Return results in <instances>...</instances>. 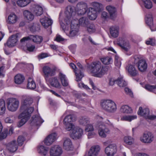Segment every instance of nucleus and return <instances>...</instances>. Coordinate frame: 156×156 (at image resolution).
I'll list each match as a JSON object with an SVG mask.
<instances>
[{"label":"nucleus","instance_id":"nucleus-1","mask_svg":"<svg viewBox=\"0 0 156 156\" xmlns=\"http://www.w3.org/2000/svg\"><path fill=\"white\" fill-rule=\"evenodd\" d=\"M109 66H103L99 61L92 62L88 66L90 72L92 75L96 77H101L108 71Z\"/></svg>","mask_w":156,"mask_h":156},{"label":"nucleus","instance_id":"nucleus-2","mask_svg":"<svg viewBox=\"0 0 156 156\" xmlns=\"http://www.w3.org/2000/svg\"><path fill=\"white\" fill-rule=\"evenodd\" d=\"M34 108L33 107H30L29 108H25L22 109L20 108L21 113L19 115L18 118L21 119L18 122L17 126L20 127L24 124L30 119L31 114L33 112Z\"/></svg>","mask_w":156,"mask_h":156},{"label":"nucleus","instance_id":"nucleus-3","mask_svg":"<svg viewBox=\"0 0 156 156\" xmlns=\"http://www.w3.org/2000/svg\"><path fill=\"white\" fill-rule=\"evenodd\" d=\"M66 15L65 22L67 25H69L72 20H77L76 18V9L73 6L69 5L67 7L65 12Z\"/></svg>","mask_w":156,"mask_h":156},{"label":"nucleus","instance_id":"nucleus-4","mask_svg":"<svg viewBox=\"0 0 156 156\" xmlns=\"http://www.w3.org/2000/svg\"><path fill=\"white\" fill-rule=\"evenodd\" d=\"M101 108L106 112L113 113L117 109L116 105L114 101L111 100H104L101 102Z\"/></svg>","mask_w":156,"mask_h":156},{"label":"nucleus","instance_id":"nucleus-5","mask_svg":"<svg viewBox=\"0 0 156 156\" xmlns=\"http://www.w3.org/2000/svg\"><path fill=\"white\" fill-rule=\"evenodd\" d=\"M19 104V102L16 98H11L7 100V108L10 111H16L18 108Z\"/></svg>","mask_w":156,"mask_h":156},{"label":"nucleus","instance_id":"nucleus-6","mask_svg":"<svg viewBox=\"0 0 156 156\" xmlns=\"http://www.w3.org/2000/svg\"><path fill=\"white\" fill-rule=\"evenodd\" d=\"M88 10L87 4L84 2H79L76 5V17L78 15H83L85 14Z\"/></svg>","mask_w":156,"mask_h":156},{"label":"nucleus","instance_id":"nucleus-7","mask_svg":"<svg viewBox=\"0 0 156 156\" xmlns=\"http://www.w3.org/2000/svg\"><path fill=\"white\" fill-rule=\"evenodd\" d=\"M154 136L151 132H144L140 138V141L142 143L149 144L152 142L154 139Z\"/></svg>","mask_w":156,"mask_h":156},{"label":"nucleus","instance_id":"nucleus-8","mask_svg":"<svg viewBox=\"0 0 156 156\" xmlns=\"http://www.w3.org/2000/svg\"><path fill=\"white\" fill-rule=\"evenodd\" d=\"M149 110L148 108L143 109L142 108L140 107L138 111V114L141 116H143L146 119L149 120H153L156 119V116L154 115H149Z\"/></svg>","mask_w":156,"mask_h":156},{"label":"nucleus","instance_id":"nucleus-9","mask_svg":"<svg viewBox=\"0 0 156 156\" xmlns=\"http://www.w3.org/2000/svg\"><path fill=\"white\" fill-rule=\"evenodd\" d=\"M78 20L72 21L70 25L71 29L69 34L66 33V34L70 37H73L76 36L78 32Z\"/></svg>","mask_w":156,"mask_h":156},{"label":"nucleus","instance_id":"nucleus-10","mask_svg":"<svg viewBox=\"0 0 156 156\" xmlns=\"http://www.w3.org/2000/svg\"><path fill=\"white\" fill-rule=\"evenodd\" d=\"M106 126L105 123L102 122H100L98 123V134L102 137H106L107 134L109 132V130L106 127Z\"/></svg>","mask_w":156,"mask_h":156},{"label":"nucleus","instance_id":"nucleus-11","mask_svg":"<svg viewBox=\"0 0 156 156\" xmlns=\"http://www.w3.org/2000/svg\"><path fill=\"white\" fill-rule=\"evenodd\" d=\"M20 34H16L11 36L8 40L7 42L4 44L5 46L7 45L9 48L12 47L16 45L18 40Z\"/></svg>","mask_w":156,"mask_h":156},{"label":"nucleus","instance_id":"nucleus-12","mask_svg":"<svg viewBox=\"0 0 156 156\" xmlns=\"http://www.w3.org/2000/svg\"><path fill=\"white\" fill-rule=\"evenodd\" d=\"M32 98L29 96L24 95L23 96L22 100V109L25 108H29L30 105L32 103Z\"/></svg>","mask_w":156,"mask_h":156},{"label":"nucleus","instance_id":"nucleus-13","mask_svg":"<svg viewBox=\"0 0 156 156\" xmlns=\"http://www.w3.org/2000/svg\"><path fill=\"white\" fill-rule=\"evenodd\" d=\"M117 150L116 145L115 144L109 145L105 149V152L107 156H113Z\"/></svg>","mask_w":156,"mask_h":156},{"label":"nucleus","instance_id":"nucleus-14","mask_svg":"<svg viewBox=\"0 0 156 156\" xmlns=\"http://www.w3.org/2000/svg\"><path fill=\"white\" fill-rule=\"evenodd\" d=\"M83 129L78 127H76L72 130L70 136L73 139H79L83 135Z\"/></svg>","mask_w":156,"mask_h":156},{"label":"nucleus","instance_id":"nucleus-15","mask_svg":"<svg viewBox=\"0 0 156 156\" xmlns=\"http://www.w3.org/2000/svg\"><path fill=\"white\" fill-rule=\"evenodd\" d=\"M63 153L62 147L58 145L52 147L50 150V156H61Z\"/></svg>","mask_w":156,"mask_h":156},{"label":"nucleus","instance_id":"nucleus-16","mask_svg":"<svg viewBox=\"0 0 156 156\" xmlns=\"http://www.w3.org/2000/svg\"><path fill=\"white\" fill-rule=\"evenodd\" d=\"M42 70L45 78H48L49 76H54L55 74V70L51 69L48 66H44Z\"/></svg>","mask_w":156,"mask_h":156},{"label":"nucleus","instance_id":"nucleus-17","mask_svg":"<svg viewBox=\"0 0 156 156\" xmlns=\"http://www.w3.org/2000/svg\"><path fill=\"white\" fill-rule=\"evenodd\" d=\"M18 145L16 140H13L8 143L6 146V149L10 152L13 153L18 149Z\"/></svg>","mask_w":156,"mask_h":156},{"label":"nucleus","instance_id":"nucleus-18","mask_svg":"<svg viewBox=\"0 0 156 156\" xmlns=\"http://www.w3.org/2000/svg\"><path fill=\"white\" fill-rule=\"evenodd\" d=\"M44 121L38 115H34L32 118L30 125L32 126H40Z\"/></svg>","mask_w":156,"mask_h":156},{"label":"nucleus","instance_id":"nucleus-19","mask_svg":"<svg viewBox=\"0 0 156 156\" xmlns=\"http://www.w3.org/2000/svg\"><path fill=\"white\" fill-rule=\"evenodd\" d=\"M118 44L122 48L126 51H128L130 48V44L129 42L122 38L119 39Z\"/></svg>","mask_w":156,"mask_h":156},{"label":"nucleus","instance_id":"nucleus-20","mask_svg":"<svg viewBox=\"0 0 156 156\" xmlns=\"http://www.w3.org/2000/svg\"><path fill=\"white\" fill-rule=\"evenodd\" d=\"M70 66L73 69H74V71L75 73L76 76V80L77 81H80L81 80L82 78L83 77V75L81 72V70H76V65L73 63H71L70 64Z\"/></svg>","mask_w":156,"mask_h":156},{"label":"nucleus","instance_id":"nucleus-21","mask_svg":"<svg viewBox=\"0 0 156 156\" xmlns=\"http://www.w3.org/2000/svg\"><path fill=\"white\" fill-rule=\"evenodd\" d=\"M31 11L37 16H40L43 12V9L41 6L37 5H34L31 8Z\"/></svg>","mask_w":156,"mask_h":156},{"label":"nucleus","instance_id":"nucleus-22","mask_svg":"<svg viewBox=\"0 0 156 156\" xmlns=\"http://www.w3.org/2000/svg\"><path fill=\"white\" fill-rule=\"evenodd\" d=\"M57 135L55 133L49 135L44 140V143L47 145H50L55 140Z\"/></svg>","mask_w":156,"mask_h":156},{"label":"nucleus","instance_id":"nucleus-23","mask_svg":"<svg viewBox=\"0 0 156 156\" xmlns=\"http://www.w3.org/2000/svg\"><path fill=\"white\" fill-rule=\"evenodd\" d=\"M126 69L129 75L133 76H137L138 72L134 66L132 65H129L126 67Z\"/></svg>","mask_w":156,"mask_h":156},{"label":"nucleus","instance_id":"nucleus-24","mask_svg":"<svg viewBox=\"0 0 156 156\" xmlns=\"http://www.w3.org/2000/svg\"><path fill=\"white\" fill-rule=\"evenodd\" d=\"M100 150L99 145H94L90 149L88 156H97Z\"/></svg>","mask_w":156,"mask_h":156},{"label":"nucleus","instance_id":"nucleus-25","mask_svg":"<svg viewBox=\"0 0 156 156\" xmlns=\"http://www.w3.org/2000/svg\"><path fill=\"white\" fill-rule=\"evenodd\" d=\"M145 20L146 23L149 26L151 31H154L156 30V26H154V28H152L151 26V25L153 26V24L152 15L151 14L146 15Z\"/></svg>","mask_w":156,"mask_h":156},{"label":"nucleus","instance_id":"nucleus-26","mask_svg":"<svg viewBox=\"0 0 156 156\" xmlns=\"http://www.w3.org/2000/svg\"><path fill=\"white\" fill-rule=\"evenodd\" d=\"M40 22L42 26L45 28H46L51 26L53 23L52 20L46 17L40 19Z\"/></svg>","mask_w":156,"mask_h":156},{"label":"nucleus","instance_id":"nucleus-27","mask_svg":"<svg viewBox=\"0 0 156 156\" xmlns=\"http://www.w3.org/2000/svg\"><path fill=\"white\" fill-rule=\"evenodd\" d=\"M49 82L51 85L53 87L58 89L61 88V85L58 79L56 77H52L50 79Z\"/></svg>","mask_w":156,"mask_h":156},{"label":"nucleus","instance_id":"nucleus-28","mask_svg":"<svg viewBox=\"0 0 156 156\" xmlns=\"http://www.w3.org/2000/svg\"><path fill=\"white\" fill-rule=\"evenodd\" d=\"M138 69L141 72H144L147 68V64L145 61L143 59L139 60L136 63Z\"/></svg>","mask_w":156,"mask_h":156},{"label":"nucleus","instance_id":"nucleus-29","mask_svg":"<svg viewBox=\"0 0 156 156\" xmlns=\"http://www.w3.org/2000/svg\"><path fill=\"white\" fill-rule=\"evenodd\" d=\"M63 147L65 150L67 151H72L73 148L70 140L69 138H66L63 143Z\"/></svg>","mask_w":156,"mask_h":156},{"label":"nucleus","instance_id":"nucleus-30","mask_svg":"<svg viewBox=\"0 0 156 156\" xmlns=\"http://www.w3.org/2000/svg\"><path fill=\"white\" fill-rule=\"evenodd\" d=\"M97 12L94 8H90L88 13L89 18L91 20H95L97 17Z\"/></svg>","mask_w":156,"mask_h":156},{"label":"nucleus","instance_id":"nucleus-31","mask_svg":"<svg viewBox=\"0 0 156 156\" xmlns=\"http://www.w3.org/2000/svg\"><path fill=\"white\" fill-rule=\"evenodd\" d=\"M58 76L63 86H68L69 84L68 81L65 74L61 72H60L58 75Z\"/></svg>","mask_w":156,"mask_h":156},{"label":"nucleus","instance_id":"nucleus-32","mask_svg":"<svg viewBox=\"0 0 156 156\" xmlns=\"http://www.w3.org/2000/svg\"><path fill=\"white\" fill-rule=\"evenodd\" d=\"M106 9L109 12L110 17L113 19L116 16V9L115 7L111 6H108L106 7Z\"/></svg>","mask_w":156,"mask_h":156},{"label":"nucleus","instance_id":"nucleus-33","mask_svg":"<svg viewBox=\"0 0 156 156\" xmlns=\"http://www.w3.org/2000/svg\"><path fill=\"white\" fill-rule=\"evenodd\" d=\"M17 17L14 13H12L9 15L7 23L9 24H14L17 21Z\"/></svg>","mask_w":156,"mask_h":156},{"label":"nucleus","instance_id":"nucleus-34","mask_svg":"<svg viewBox=\"0 0 156 156\" xmlns=\"http://www.w3.org/2000/svg\"><path fill=\"white\" fill-rule=\"evenodd\" d=\"M89 23L88 19L86 17H82L78 20L79 25L82 27L87 26L89 24Z\"/></svg>","mask_w":156,"mask_h":156},{"label":"nucleus","instance_id":"nucleus-35","mask_svg":"<svg viewBox=\"0 0 156 156\" xmlns=\"http://www.w3.org/2000/svg\"><path fill=\"white\" fill-rule=\"evenodd\" d=\"M29 36L30 40L34 43L39 44L42 41L43 38L41 36L34 35H30Z\"/></svg>","mask_w":156,"mask_h":156},{"label":"nucleus","instance_id":"nucleus-36","mask_svg":"<svg viewBox=\"0 0 156 156\" xmlns=\"http://www.w3.org/2000/svg\"><path fill=\"white\" fill-rule=\"evenodd\" d=\"M110 32L111 35L113 37H116L119 35V28L117 26L112 27L110 28Z\"/></svg>","mask_w":156,"mask_h":156},{"label":"nucleus","instance_id":"nucleus-37","mask_svg":"<svg viewBox=\"0 0 156 156\" xmlns=\"http://www.w3.org/2000/svg\"><path fill=\"white\" fill-rule=\"evenodd\" d=\"M24 79V77L23 75L18 74L15 77L14 82L17 84H20L23 82Z\"/></svg>","mask_w":156,"mask_h":156},{"label":"nucleus","instance_id":"nucleus-38","mask_svg":"<svg viewBox=\"0 0 156 156\" xmlns=\"http://www.w3.org/2000/svg\"><path fill=\"white\" fill-rule=\"evenodd\" d=\"M24 17L28 20L31 21L34 18V15L30 12L28 10H25L23 12Z\"/></svg>","mask_w":156,"mask_h":156},{"label":"nucleus","instance_id":"nucleus-39","mask_svg":"<svg viewBox=\"0 0 156 156\" xmlns=\"http://www.w3.org/2000/svg\"><path fill=\"white\" fill-rule=\"evenodd\" d=\"M32 0H19L16 2L17 5L20 7H24L30 3Z\"/></svg>","mask_w":156,"mask_h":156},{"label":"nucleus","instance_id":"nucleus-40","mask_svg":"<svg viewBox=\"0 0 156 156\" xmlns=\"http://www.w3.org/2000/svg\"><path fill=\"white\" fill-rule=\"evenodd\" d=\"M120 111L123 113H131L132 112V108L127 105L122 106L120 109Z\"/></svg>","mask_w":156,"mask_h":156},{"label":"nucleus","instance_id":"nucleus-41","mask_svg":"<svg viewBox=\"0 0 156 156\" xmlns=\"http://www.w3.org/2000/svg\"><path fill=\"white\" fill-rule=\"evenodd\" d=\"M37 150L38 152L42 155L45 156L48 150V148L45 147L43 145L38 147Z\"/></svg>","mask_w":156,"mask_h":156},{"label":"nucleus","instance_id":"nucleus-42","mask_svg":"<svg viewBox=\"0 0 156 156\" xmlns=\"http://www.w3.org/2000/svg\"><path fill=\"white\" fill-rule=\"evenodd\" d=\"M136 118L137 116L136 115H125L121 118V120L122 121L130 122L132 120L136 119Z\"/></svg>","mask_w":156,"mask_h":156},{"label":"nucleus","instance_id":"nucleus-43","mask_svg":"<svg viewBox=\"0 0 156 156\" xmlns=\"http://www.w3.org/2000/svg\"><path fill=\"white\" fill-rule=\"evenodd\" d=\"M79 122L80 125L85 126L89 123V119L86 116H82L79 119Z\"/></svg>","mask_w":156,"mask_h":156},{"label":"nucleus","instance_id":"nucleus-44","mask_svg":"<svg viewBox=\"0 0 156 156\" xmlns=\"http://www.w3.org/2000/svg\"><path fill=\"white\" fill-rule=\"evenodd\" d=\"M116 83L120 87H124L127 85L126 82L123 79L122 76L118 78L116 80Z\"/></svg>","mask_w":156,"mask_h":156},{"label":"nucleus","instance_id":"nucleus-45","mask_svg":"<svg viewBox=\"0 0 156 156\" xmlns=\"http://www.w3.org/2000/svg\"><path fill=\"white\" fill-rule=\"evenodd\" d=\"M27 82V87L28 88L33 90L35 88L36 84L32 78H29L28 79Z\"/></svg>","mask_w":156,"mask_h":156},{"label":"nucleus","instance_id":"nucleus-46","mask_svg":"<svg viewBox=\"0 0 156 156\" xmlns=\"http://www.w3.org/2000/svg\"><path fill=\"white\" fill-rule=\"evenodd\" d=\"M87 27V30L88 32L90 34H92L96 31V28L95 26L93 23H90L86 26Z\"/></svg>","mask_w":156,"mask_h":156},{"label":"nucleus","instance_id":"nucleus-47","mask_svg":"<svg viewBox=\"0 0 156 156\" xmlns=\"http://www.w3.org/2000/svg\"><path fill=\"white\" fill-rule=\"evenodd\" d=\"M5 103L3 99H0V115L5 113Z\"/></svg>","mask_w":156,"mask_h":156},{"label":"nucleus","instance_id":"nucleus-48","mask_svg":"<svg viewBox=\"0 0 156 156\" xmlns=\"http://www.w3.org/2000/svg\"><path fill=\"white\" fill-rule=\"evenodd\" d=\"M101 61L104 64L108 65L111 64L113 62L112 58L111 57H104L101 59Z\"/></svg>","mask_w":156,"mask_h":156},{"label":"nucleus","instance_id":"nucleus-49","mask_svg":"<svg viewBox=\"0 0 156 156\" xmlns=\"http://www.w3.org/2000/svg\"><path fill=\"white\" fill-rule=\"evenodd\" d=\"M143 5L145 8L150 9L152 7V4L150 0H142Z\"/></svg>","mask_w":156,"mask_h":156},{"label":"nucleus","instance_id":"nucleus-50","mask_svg":"<svg viewBox=\"0 0 156 156\" xmlns=\"http://www.w3.org/2000/svg\"><path fill=\"white\" fill-rule=\"evenodd\" d=\"M92 5L94 8L97 12H99L101 9L102 5L98 2H94L92 3Z\"/></svg>","mask_w":156,"mask_h":156},{"label":"nucleus","instance_id":"nucleus-51","mask_svg":"<svg viewBox=\"0 0 156 156\" xmlns=\"http://www.w3.org/2000/svg\"><path fill=\"white\" fill-rule=\"evenodd\" d=\"M124 142L129 145L132 144L134 142V139L130 136L125 137L124 139Z\"/></svg>","mask_w":156,"mask_h":156},{"label":"nucleus","instance_id":"nucleus-52","mask_svg":"<svg viewBox=\"0 0 156 156\" xmlns=\"http://www.w3.org/2000/svg\"><path fill=\"white\" fill-rule=\"evenodd\" d=\"M73 120V115H67L64 118L63 120L64 124L72 123Z\"/></svg>","mask_w":156,"mask_h":156},{"label":"nucleus","instance_id":"nucleus-53","mask_svg":"<svg viewBox=\"0 0 156 156\" xmlns=\"http://www.w3.org/2000/svg\"><path fill=\"white\" fill-rule=\"evenodd\" d=\"M25 138L22 136H19L17 138V141L18 146H22L24 142L25 141Z\"/></svg>","mask_w":156,"mask_h":156},{"label":"nucleus","instance_id":"nucleus-54","mask_svg":"<svg viewBox=\"0 0 156 156\" xmlns=\"http://www.w3.org/2000/svg\"><path fill=\"white\" fill-rule=\"evenodd\" d=\"M65 125V128L66 130L69 131L75 128L74 125L72 123L64 124Z\"/></svg>","mask_w":156,"mask_h":156},{"label":"nucleus","instance_id":"nucleus-55","mask_svg":"<svg viewBox=\"0 0 156 156\" xmlns=\"http://www.w3.org/2000/svg\"><path fill=\"white\" fill-rule=\"evenodd\" d=\"M8 130L4 129L3 131L0 134V140L5 138L8 135Z\"/></svg>","mask_w":156,"mask_h":156},{"label":"nucleus","instance_id":"nucleus-56","mask_svg":"<svg viewBox=\"0 0 156 156\" xmlns=\"http://www.w3.org/2000/svg\"><path fill=\"white\" fill-rule=\"evenodd\" d=\"M30 31L32 32H34L37 31L39 29L38 25L36 24H33L30 27Z\"/></svg>","mask_w":156,"mask_h":156},{"label":"nucleus","instance_id":"nucleus-57","mask_svg":"<svg viewBox=\"0 0 156 156\" xmlns=\"http://www.w3.org/2000/svg\"><path fill=\"white\" fill-rule=\"evenodd\" d=\"M145 88L148 91L153 92L154 93V91H156V86H153L147 85L145 86Z\"/></svg>","mask_w":156,"mask_h":156},{"label":"nucleus","instance_id":"nucleus-58","mask_svg":"<svg viewBox=\"0 0 156 156\" xmlns=\"http://www.w3.org/2000/svg\"><path fill=\"white\" fill-rule=\"evenodd\" d=\"M146 43L147 45L154 46L155 45V40L153 38H149L148 40L146 41Z\"/></svg>","mask_w":156,"mask_h":156},{"label":"nucleus","instance_id":"nucleus-59","mask_svg":"<svg viewBox=\"0 0 156 156\" xmlns=\"http://www.w3.org/2000/svg\"><path fill=\"white\" fill-rule=\"evenodd\" d=\"M5 67L1 66L0 67V78H3L5 76Z\"/></svg>","mask_w":156,"mask_h":156},{"label":"nucleus","instance_id":"nucleus-60","mask_svg":"<svg viewBox=\"0 0 156 156\" xmlns=\"http://www.w3.org/2000/svg\"><path fill=\"white\" fill-rule=\"evenodd\" d=\"M94 128L92 126L91 124L87 125L86 128H85V131L87 132H90L93 131L94 130Z\"/></svg>","mask_w":156,"mask_h":156},{"label":"nucleus","instance_id":"nucleus-61","mask_svg":"<svg viewBox=\"0 0 156 156\" xmlns=\"http://www.w3.org/2000/svg\"><path fill=\"white\" fill-rule=\"evenodd\" d=\"M125 91L126 93L130 96L131 97H133V93L131 90L127 87H126L125 88Z\"/></svg>","mask_w":156,"mask_h":156},{"label":"nucleus","instance_id":"nucleus-62","mask_svg":"<svg viewBox=\"0 0 156 156\" xmlns=\"http://www.w3.org/2000/svg\"><path fill=\"white\" fill-rule=\"evenodd\" d=\"M30 40V36L24 37L21 39L20 42L22 44H24L26 41Z\"/></svg>","mask_w":156,"mask_h":156},{"label":"nucleus","instance_id":"nucleus-63","mask_svg":"<svg viewBox=\"0 0 156 156\" xmlns=\"http://www.w3.org/2000/svg\"><path fill=\"white\" fill-rule=\"evenodd\" d=\"M101 17L103 20H106L108 17L107 13L105 12H103L101 13Z\"/></svg>","mask_w":156,"mask_h":156},{"label":"nucleus","instance_id":"nucleus-64","mask_svg":"<svg viewBox=\"0 0 156 156\" xmlns=\"http://www.w3.org/2000/svg\"><path fill=\"white\" fill-rule=\"evenodd\" d=\"M48 56V55L46 53H42L38 55L39 58L43 59Z\"/></svg>","mask_w":156,"mask_h":156}]
</instances>
